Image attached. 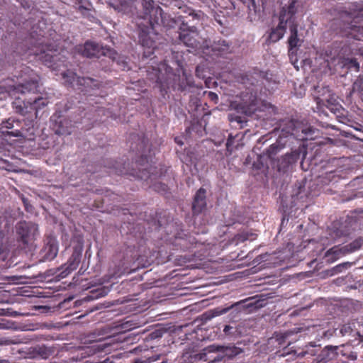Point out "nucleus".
Here are the masks:
<instances>
[{"label": "nucleus", "instance_id": "nucleus-26", "mask_svg": "<svg viewBox=\"0 0 363 363\" xmlns=\"http://www.w3.org/2000/svg\"><path fill=\"white\" fill-rule=\"evenodd\" d=\"M286 28V26H283L282 23H279L275 28L272 29L269 35V41L272 43L279 41L284 35Z\"/></svg>", "mask_w": 363, "mask_h": 363}, {"label": "nucleus", "instance_id": "nucleus-29", "mask_svg": "<svg viewBox=\"0 0 363 363\" xmlns=\"http://www.w3.org/2000/svg\"><path fill=\"white\" fill-rule=\"evenodd\" d=\"M283 148V146L279 143H274L271 145L266 150L265 155L272 161L276 160V156Z\"/></svg>", "mask_w": 363, "mask_h": 363}, {"label": "nucleus", "instance_id": "nucleus-49", "mask_svg": "<svg viewBox=\"0 0 363 363\" xmlns=\"http://www.w3.org/2000/svg\"><path fill=\"white\" fill-rule=\"evenodd\" d=\"M199 72H200V67L198 66V67H196V76H197V77H203V76H201V75L199 74Z\"/></svg>", "mask_w": 363, "mask_h": 363}, {"label": "nucleus", "instance_id": "nucleus-7", "mask_svg": "<svg viewBox=\"0 0 363 363\" xmlns=\"http://www.w3.org/2000/svg\"><path fill=\"white\" fill-rule=\"evenodd\" d=\"M363 245V238L359 237L348 245H346L342 247H339L338 246H335L330 250H328L325 256L326 257H330L328 259L333 262L340 257L344 256L347 254L352 253L357 250H359Z\"/></svg>", "mask_w": 363, "mask_h": 363}, {"label": "nucleus", "instance_id": "nucleus-15", "mask_svg": "<svg viewBox=\"0 0 363 363\" xmlns=\"http://www.w3.org/2000/svg\"><path fill=\"white\" fill-rule=\"evenodd\" d=\"M242 103L240 104L242 112L247 116L255 114L259 110V100L257 97L256 93L252 91L246 93L243 96Z\"/></svg>", "mask_w": 363, "mask_h": 363}, {"label": "nucleus", "instance_id": "nucleus-21", "mask_svg": "<svg viewBox=\"0 0 363 363\" xmlns=\"http://www.w3.org/2000/svg\"><path fill=\"white\" fill-rule=\"evenodd\" d=\"M38 81L36 79H32L30 81L26 82V83L20 84L13 86V89L12 91L13 94H21L22 95H24L26 93H36L38 91Z\"/></svg>", "mask_w": 363, "mask_h": 363}, {"label": "nucleus", "instance_id": "nucleus-19", "mask_svg": "<svg viewBox=\"0 0 363 363\" xmlns=\"http://www.w3.org/2000/svg\"><path fill=\"white\" fill-rule=\"evenodd\" d=\"M337 347L336 346H326L321 352L314 358L311 363H328L337 358Z\"/></svg>", "mask_w": 363, "mask_h": 363}, {"label": "nucleus", "instance_id": "nucleus-53", "mask_svg": "<svg viewBox=\"0 0 363 363\" xmlns=\"http://www.w3.org/2000/svg\"><path fill=\"white\" fill-rule=\"evenodd\" d=\"M185 89V86H183L182 84H179L178 89L180 91H183Z\"/></svg>", "mask_w": 363, "mask_h": 363}, {"label": "nucleus", "instance_id": "nucleus-41", "mask_svg": "<svg viewBox=\"0 0 363 363\" xmlns=\"http://www.w3.org/2000/svg\"><path fill=\"white\" fill-rule=\"evenodd\" d=\"M351 262H344L340 264H338L335 267V269L338 272H341L342 269H347L348 267H350L352 266Z\"/></svg>", "mask_w": 363, "mask_h": 363}, {"label": "nucleus", "instance_id": "nucleus-17", "mask_svg": "<svg viewBox=\"0 0 363 363\" xmlns=\"http://www.w3.org/2000/svg\"><path fill=\"white\" fill-rule=\"evenodd\" d=\"M301 152L295 150L290 153H286L277 161V167L279 172H286L287 169L295 164L300 158Z\"/></svg>", "mask_w": 363, "mask_h": 363}, {"label": "nucleus", "instance_id": "nucleus-27", "mask_svg": "<svg viewBox=\"0 0 363 363\" xmlns=\"http://www.w3.org/2000/svg\"><path fill=\"white\" fill-rule=\"evenodd\" d=\"M346 28L350 30L349 36L357 40H363V26L350 23Z\"/></svg>", "mask_w": 363, "mask_h": 363}, {"label": "nucleus", "instance_id": "nucleus-20", "mask_svg": "<svg viewBox=\"0 0 363 363\" xmlns=\"http://www.w3.org/2000/svg\"><path fill=\"white\" fill-rule=\"evenodd\" d=\"M206 191L200 188L196 193L192 203V211L194 214L201 213L206 207Z\"/></svg>", "mask_w": 363, "mask_h": 363}, {"label": "nucleus", "instance_id": "nucleus-48", "mask_svg": "<svg viewBox=\"0 0 363 363\" xmlns=\"http://www.w3.org/2000/svg\"><path fill=\"white\" fill-rule=\"evenodd\" d=\"M160 186H161V189L163 191H167V186L166 184H160Z\"/></svg>", "mask_w": 363, "mask_h": 363}, {"label": "nucleus", "instance_id": "nucleus-60", "mask_svg": "<svg viewBox=\"0 0 363 363\" xmlns=\"http://www.w3.org/2000/svg\"><path fill=\"white\" fill-rule=\"evenodd\" d=\"M298 330H300V328H298V330L296 331V333H298Z\"/></svg>", "mask_w": 363, "mask_h": 363}, {"label": "nucleus", "instance_id": "nucleus-22", "mask_svg": "<svg viewBox=\"0 0 363 363\" xmlns=\"http://www.w3.org/2000/svg\"><path fill=\"white\" fill-rule=\"evenodd\" d=\"M21 121L19 120H15L14 118H10L8 120L3 121L1 123V128L12 129L11 131H3L4 135H9L14 137H20L22 135L21 130L18 128H14L16 126L20 127Z\"/></svg>", "mask_w": 363, "mask_h": 363}, {"label": "nucleus", "instance_id": "nucleus-56", "mask_svg": "<svg viewBox=\"0 0 363 363\" xmlns=\"http://www.w3.org/2000/svg\"><path fill=\"white\" fill-rule=\"evenodd\" d=\"M289 333H291V332H287V333H286L284 334V337H286L289 335Z\"/></svg>", "mask_w": 363, "mask_h": 363}, {"label": "nucleus", "instance_id": "nucleus-28", "mask_svg": "<svg viewBox=\"0 0 363 363\" xmlns=\"http://www.w3.org/2000/svg\"><path fill=\"white\" fill-rule=\"evenodd\" d=\"M237 79L239 82L245 86L255 85L257 82V78L254 77L250 72L241 74L238 76Z\"/></svg>", "mask_w": 363, "mask_h": 363}, {"label": "nucleus", "instance_id": "nucleus-23", "mask_svg": "<svg viewBox=\"0 0 363 363\" xmlns=\"http://www.w3.org/2000/svg\"><path fill=\"white\" fill-rule=\"evenodd\" d=\"M298 25L289 26L290 36L288 39L289 52L293 54L294 50L301 45V40L298 37Z\"/></svg>", "mask_w": 363, "mask_h": 363}, {"label": "nucleus", "instance_id": "nucleus-11", "mask_svg": "<svg viewBox=\"0 0 363 363\" xmlns=\"http://www.w3.org/2000/svg\"><path fill=\"white\" fill-rule=\"evenodd\" d=\"M232 50L231 43L225 39L219 38L215 39L210 46L203 45V52L209 53L211 52L213 55L224 57L225 55L231 53Z\"/></svg>", "mask_w": 363, "mask_h": 363}, {"label": "nucleus", "instance_id": "nucleus-39", "mask_svg": "<svg viewBox=\"0 0 363 363\" xmlns=\"http://www.w3.org/2000/svg\"><path fill=\"white\" fill-rule=\"evenodd\" d=\"M220 313H221L220 312H218V310L216 309L214 311L206 312L205 313L203 314V316L205 320H210L212 318L217 316Z\"/></svg>", "mask_w": 363, "mask_h": 363}, {"label": "nucleus", "instance_id": "nucleus-9", "mask_svg": "<svg viewBox=\"0 0 363 363\" xmlns=\"http://www.w3.org/2000/svg\"><path fill=\"white\" fill-rule=\"evenodd\" d=\"M50 127L58 135H70L73 128L71 120L56 113L50 118Z\"/></svg>", "mask_w": 363, "mask_h": 363}, {"label": "nucleus", "instance_id": "nucleus-34", "mask_svg": "<svg viewBox=\"0 0 363 363\" xmlns=\"http://www.w3.org/2000/svg\"><path fill=\"white\" fill-rule=\"evenodd\" d=\"M255 236H256V235L253 234L252 233L242 232V233L237 234L235 236V240L236 241L237 243L243 242L247 240H253L255 238H254Z\"/></svg>", "mask_w": 363, "mask_h": 363}, {"label": "nucleus", "instance_id": "nucleus-8", "mask_svg": "<svg viewBox=\"0 0 363 363\" xmlns=\"http://www.w3.org/2000/svg\"><path fill=\"white\" fill-rule=\"evenodd\" d=\"M83 249V242L81 241H79L77 244L74 246L72 255L67 262L62 266V272L59 274L62 278L66 277L78 267L81 261Z\"/></svg>", "mask_w": 363, "mask_h": 363}, {"label": "nucleus", "instance_id": "nucleus-57", "mask_svg": "<svg viewBox=\"0 0 363 363\" xmlns=\"http://www.w3.org/2000/svg\"><path fill=\"white\" fill-rule=\"evenodd\" d=\"M337 111H340L339 108H335V110L334 111V113H336Z\"/></svg>", "mask_w": 363, "mask_h": 363}, {"label": "nucleus", "instance_id": "nucleus-12", "mask_svg": "<svg viewBox=\"0 0 363 363\" xmlns=\"http://www.w3.org/2000/svg\"><path fill=\"white\" fill-rule=\"evenodd\" d=\"M130 138L133 140L130 143V149L140 155V161L147 162V152L149 151L148 139L144 135H131Z\"/></svg>", "mask_w": 363, "mask_h": 363}, {"label": "nucleus", "instance_id": "nucleus-14", "mask_svg": "<svg viewBox=\"0 0 363 363\" xmlns=\"http://www.w3.org/2000/svg\"><path fill=\"white\" fill-rule=\"evenodd\" d=\"M296 0H292L286 7H283L279 13V23H282V25L286 27L289 24V27L291 25H298L296 22V18L295 16L297 9L296 4Z\"/></svg>", "mask_w": 363, "mask_h": 363}, {"label": "nucleus", "instance_id": "nucleus-1", "mask_svg": "<svg viewBox=\"0 0 363 363\" xmlns=\"http://www.w3.org/2000/svg\"><path fill=\"white\" fill-rule=\"evenodd\" d=\"M185 12L188 13L186 17L191 18V19H189L186 22H182L179 27V31L178 32L179 41V43H184L186 47L194 49L196 52L199 50H203V45H201L196 27L194 25H188L191 21H200L203 13L201 11H196L190 8H188Z\"/></svg>", "mask_w": 363, "mask_h": 363}, {"label": "nucleus", "instance_id": "nucleus-55", "mask_svg": "<svg viewBox=\"0 0 363 363\" xmlns=\"http://www.w3.org/2000/svg\"><path fill=\"white\" fill-rule=\"evenodd\" d=\"M260 105H262L261 106H264V107H266V105H263L262 104V102L260 101ZM260 111V112L262 111V108H260V109L259 110Z\"/></svg>", "mask_w": 363, "mask_h": 363}, {"label": "nucleus", "instance_id": "nucleus-18", "mask_svg": "<svg viewBox=\"0 0 363 363\" xmlns=\"http://www.w3.org/2000/svg\"><path fill=\"white\" fill-rule=\"evenodd\" d=\"M224 351L225 347L223 346L211 345L206 347L201 352L197 354L195 356V358L205 362H208L209 363H216V362L221 361L223 359V355L218 354L212 358H208V354L216 353L217 352H223Z\"/></svg>", "mask_w": 363, "mask_h": 363}, {"label": "nucleus", "instance_id": "nucleus-54", "mask_svg": "<svg viewBox=\"0 0 363 363\" xmlns=\"http://www.w3.org/2000/svg\"><path fill=\"white\" fill-rule=\"evenodd\" d=\"M175 141H176V143H178V144H179V145H182V144H183L182 141H179V140H177V138L175 139Z\"/></svg>", "mask_w": 363, "mask_h": 363}, {"label": "nucleus", "instance_id": "nucleus-3", "mask_svg": "<svg viewBox=\"0 0 363 363\" xmlns=\"http://www.w3.org/2000/svg\"><path fill=\"white\" fill-rule=\"evenodd\" d=\"M144 15L143 18L147 20V23L152 29L155 25H163L164 26H173L175 23L172 19L170 23H166V15L164 14L162 8L156 6L153 0H142Z\"/></svg>", "mask_w": 363, "mask_h": 363}, {"label": "nucleus", "instance_id": "nucleus-58", "mask_svg": "<svg viewBox=\"0 0 363 363\" xmlns=\"http://www.w3.org/2000/svg\"><path fill=\"white\" fill-rule=\"evenodd\" d=\"M77 1H78V4H81L82 0H77Z\"/></svg>", "mask_w": 363, "mask_h": 363}, {"label": "nucleus", "instance_id": "nucleus-33", "mask_svg": "<svg viewBox=\"0 0 363 363\" xmlns=\"http://www.w3.org/2000/svg\"><path fill=\"white\" fill-rule=\"evenodd\" d=\"M344 65L350 70L358 72L359 63L356 58H346L344 60Z\"/></svg>", "mask_w": 363, "mask_h": 363}, {"label": "nucleus", "instance_id": "nucleus-24", "mask_svg": "<svg viewBox=\"0 0 363 363\" xmlns=\"http://www.w3.org/2000/svg\"><path fill=\"white\" fill-rule=\"evenodd\" d=\"M315 91L318 94V96H316L317 104H323L325 101L329 103L330 102V97L331 96V90L330 89L329 86H317L315 87Z\"/></svg>", "mask_w": 363, "mask_h": 363}, {"label": "nucleus", "instance_id": "nucleus-61", "mask_svg": "<svg viewBox=\"0 0 363 363\" xmlns=\"http://www.w3.org/2000/svg\"><path fill=\"white\" fill-rule=\"evenodd\" d=\"M298 330H300V328H298V330L296 331V333H298Z\"/></svg>", "mask_w": 363, "mask_h": 363}, {"label": "nucleus", "instance_id": "nucleus-37", "mask_svg": "<svg viewBox=\"0 0 363 363\" xmlns=\"http://www.w3.org/2000/svg\"><path fill=\"white\" fill-rule=\"evenodd\" d=\"M234 139H235L234 136H233L232 134H229L228 140H227V143H226V148H227V150L228 152H230V153L234 150V145H233Z\"/></svg>", "mask_w": 363, "mask_h": 363}, {"label": "nucleus", "instance_id": "nucleus-4", "mask_svg": "<svg viewBox=\"0 0 363 363\" xmlns=\"http://www.w3.org/2000/svg\"><path fill=\"white\" fill-rule=\"evenodd\" d=\"M282 131H286L298 140L305 141L314 138L316 129L302 122L291 120L288 123L287 130L283 128Z\"/></svg>", "mask_w": 363, "mask_h": 363}, {"label": "nucleus", "instance_id": "nucleus-46", "mask_svg": "<svg viewBox=\"0 0 363 363\" xmlns=\"http://www.w3.org/2000/svg\"><path fill=\"white\" fill-rule=\"evenodd\" d=\"M209 96L210 98L213 100L215 99H218V96L216 94L213 93V92H209Z\"/></svg>", "mask_w": 363, "mask_h": 363}, {"label": "nucleus", "instance_id": "nucleus-2", "mask_svg": "<svg viewBox=\"0 0 363 363\" xmlns=\"http://www.w3.org/2000/svg\"><path fill=\"white\" fill-rule=\"evenodd\" d=\"M78 52L83 56L87 58H100L101 57H107L113 62H116V64L121 66L122 69L128 68V63L125 60H121L119 55L108 46H103L99 43L86 41L83 45L78 48Z\"/></svg>", "mask_w": 363, "mask_h": 363}, {"label": "nucleus", "instance_id": "nucleus-52", "mask_svg": "<svg viewBox=\"0 0 363 363\" xmlns=\"http://www.w3.org/2000/svg\"><path fill=\"white\" fill-rule=\"evenodd\" d=\"M83 9H87V8L84 5H79V10L82 11Z\"/></svg>", "mask_w": 363, "mask_h": 363}, {"label": "nucleus", "instance_id": "nucleus-51", "mask_svg": "<svg viewBox=\"0 0 363 363\" xmlns=\"http://www.w3.org/2000/svg\"><path fill=\"white\" fill-rule=\"evenodd\" d=\"M113 169H115V172H116V173H117V174H123V171H121V170H118V168H117L116 167H115V166L113 167Z\"/></svg>", "mask_w": 363, "mask_h": 363}, {"label": "nucleus", "instance_id": "nucleus-47", "mask_svg": "<svg viewBox=\"0 0 363 363\" xmlns=\"http://www.w3.org/2000/svg\"><path fill=\"white\" fill-rule=\"evenodd\" d=\"M233 328L230 325H225L224 329H223V331L225 333H228L229 332L230 330H231Z\"/></svg>", "mask_w": 363, "mask_h": 363}, {"label": "nucleus", "instance_id": "nucleus-44", "mask_svg": "<svg viewBox=\"0 0 363 363\" xmlns=\"http://www.w3.org/2000/svg\"><path fill=\"white\" fill-rule=\"evenodd\" d=\"M333 233L335 234V238H340L345 235V231L338 229L335 230Z\"/></svg>", "mask_w": 363, "mask_h": 363}, {"label": "nucleus", "instance_id": "nucleus-31", "mask_svg": "<svg viewBox=\"0 0 363 363\" xmlns=\"http://www.w3.org/2000/svg\"><path fill=\"white\" fill-rule=\"evenodd\" d=\"M352 94H357L363 101V79L360 77H357L352 86Z\"/></svg>", "mask_w": 363, "mask_h": 363}, {"label": "nucleus", "instance_id": "nucleus-40", "mask_svg": "<svg viewBox=\"0 0 363 363\" xmlns=\"http://www.w3.org/2000/svg\"><path fill=\"white\" fill-rule=\"evenodd\" d=\"M164 332V331H163L162 330H155L150 334V337L151 339H156V338L161 337L162 336Z\"/></svg>", "mask_w": 363, "mask_h": 363}, {"label": "nucleus", "instance_id": "nucleus-35", "mask_svg": "<svg viewBox=\"0 0 363 363\" xmlns=\"http://www.w3.org/2000/svg\"><path fill=\"white\" fill-rule=\"evenodd\" d=\"M138 327V323H135L133 319L126 320L121 325V330L124 332L132 330Z\"/></svg>", "mask_w": 363, "mask_h": 363}, {"label": "nucleus", "instance_id": "nucleus-50", "mask_svg": "<svg viewBox=\"0 0 363 363\" xmlns=\"http://www.w3.org/2000/svg\"><path fill=\"white\" fill-rule=\"evenodd\" d=\"M255 74H257L258 77H259L260 78H262L263 77V72H257L255 71L254 72Z\"/></svg>", "mask_w": 363, "mask_h": 363}, {"label": "nucleus", "instance_id": "nucleus-45", "mask_svg": "<svg viewBox=\"0 0 363 363\" xmlns=\"http://www.w3.org/2000/svg\"><path fill=\"white\" fill-rule=\"evenodd\" d=\"M97 293L98 294L95 296V298L105 296L106 294V291L105 289H101L100 290L97 291Z\"/></svg>", "mask_w": 363, "mask_h": 363}, {"label": "nucleus", "instance_id": "nucleus-10", "mask_svg": "<svg viewBox=\"0 0 363 363\" xmlns=\"http://www.w3.org/2000/svg\"><path fill=\"white\" fill-rule=\"evenodd\" d=\"M41 101H44L43 105H45L46 102L40 96L35 97L33 99H30L27 101L26 98L22 99L20 96H15V99L12 102V107L16 113L25 116L27 113H31V109L38 106V104Z\"/></svg>", "mask_w": 363, "mask_h": 363}, {"label": "nucleus", "instance_id": "nucleus-59", "mask_svg": "<svg viewBox=\"0 0 363 363\" xmlns=\"http://www.w3.org/2000/svg\"><path fill=\"white\" fill-rule=\"evenodd\" d=\"M298 330H300V328H298V330L296 331V333H298Z\"/></svg>", "mask_w": 363, "mask_h": 363}, {"label": "nucleus", "instance_id": "nucleus-16", "mask_svg": "<svg viewBox=\"0 0 363 363\" xmlns=\"http://www.w3.org/2000/svg\"><path fill=\"white\" fill-rule=\"evenodd\" d=\"M58 245L57 240H45L43 247L39 252V261L48 262L52 260L57 255Z\"/></svg>", "mask_w": 363, "mask_h": 363}, {"label": "nucleus", "instance_id": "nucleus-25", "mask_svg": "<svg viewBox=\"0 0 363 363\" xmlns=\"http://www.w3.org/2000/svg\"><path fill=\"white\" fill-rule=\"evenodd\" d=\"M33 354L31 356L33 358H41L46 359L52 354L53 350L50 347L42 345L33 347Z\"/></svg>", "mask_w": 363, "mask_h": 363}, {"label": "nucleus", "instance_id": "nucleus-32", "mask_svg": "<svg viewBox=\"0 0 363 363\" xmlns=\"http://www.w3.org/2000/svg\"><path fill=\"white\" fill-rule=\"evenodd\" d=\"M106 1L116 10H123L128 6L127 0H106Z\"/></svg>", "mask_w": 363, "mask_h": 363}, {"label": "nucleus", "instance_id": "nucleus-5", "mask_svg": "<svg viewBox=\"0 0 363 363\" xmlns=\"http://www.w3.org/2000/svg\"><path fill=\"white\" fill-rule=\"evenodd\" d=\"M47 46V49L43 50L39 55V60L43 63L52 70L60 71L61 67H67V60L65 57L57 52V50H52ZM38 55V54H37Z\"/></svg>", "mask_w": 363, "mask_h": 363}, {"label": "nucleus", "instance_id": "nucleus-13", "mask_svg": "<svg viewBox=\"0 0 363 363\" xmlns=\"http://www.w3.org/2000/svg\"><path fill=\"white\" fill-rule=\"evenodd\" d=\"M62 77L67 85L72 87L77 86L79 89L82 90V87L90 86L93 82V79L90 77H78L75 72L67 70L62 73Z\"/></svg>", "mask_w": 363, "mask_h": 363}, {"label": "nucleus", "instance_id": "nucleus-38", "mask_svg": "<svg viewBox=\"0 0 363 363\" xmlns=\"http://www.w3.org/2000/svg\"><path fill=\"white\" fill-rule=\"evenodd\" d=\"M154 173L151 172L150 170H147L146 167L143 169V171H141V174L138 177L141 179L147 180L148 179H151L152 175H153Z\"/></svg>", "mask_w": 363, "mask_h": 363}, {"label": "nucleus", "instance_id": "nucleus-6", "mask_svg": "<svg viewBox=\"0 0 363 363\" xmlns=\"http://www.w3.org/2000/svg\"><path fill=\"white\" fill-rule=\"evenodd\" d=\"M37 230V227L32 223L18 222L16 225L18 242L25 248L28 247L33 242Z\"/></svg>", "mask_w": 363, "mask_h": 363}, {"label": "nucleus", "instance_id": "nucleus-30", "mask_svg": "<svg viewBox=\"0 0 363 363\" xmlns=\"http://www.w3.org/2000/svg\"><path fill=\"white\" fill-rule=\"evenodd\" d=\"M139 40L143 47L152 49L155 48V42L148 36L144 30L139 35Z\"/></svg>", "mask_w": 363, "mask_h": 363}, {"label": "nucleus", "instance_id": "nucleus-42", "mask_svg": "<svg viewBox=\"0 0 363 363\" xmlns=\"http://www.w3.org/2000/svg\"><path fill=\"white\" fill-rule=\"evenodd\" d=\"M231 121H236L238 123H240V124H242V123H246V121L243 120L242 119V116H235L234 117H233L231 116V118L230 119ZM242 127V125H241V128Z\"/></svg>", "mask_w": 363, "mask_h": 363}, {"label": "nucleus", "instance_id": "nucleus-36", "mask_svg": "<svg viewBox=\"0 0 363 363\" xmlns=\"http://www.w3.org/2000/svg\"><path fill=\"white\" fill-rule=\"evenodd\" d=\"M354 331V324L345 323L342 325L340 329V332L342 336L351 335Z\"/></svg>", "mask_w": 363, "mask_h": 363}, {"label": "nucleus", "instance_id": "nucleus-43", "mask_svg": "<svg viewBox=\"0 0 363 363\" xmlns=\"http://www.w3.org/2000/svg\"><path fill=\"white\" fill-rule=\"evenodd\" d=\"M43 99L45 101V102H46V103H45V105H43V101H40V102L38 104V106H36V107H35V108H32V109H31V112H32L33 111H35V112H37L38 109L41 108L42 107L45 106L48 104V99H45V98H43Z\"/></svg>", "mask_w": 363, "mask_h": 363}, {"label": "nucleus", "instance_id": "nucleus-62", "mask_svg": "<svg viewBox=\"0 0 363 363\" xmlns=\"http://www.w3.org/2000/svg\"><path fill=\"white\" fill-rule=\"evenodd\" d=\"M163 91V88H162V86H161V89H160V91Z\"/></svg>", "mask_w": 363, "mask_h": 363}]
</instances>
